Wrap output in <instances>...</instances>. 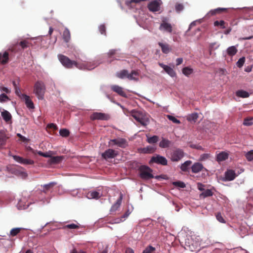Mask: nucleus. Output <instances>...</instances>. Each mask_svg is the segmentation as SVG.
<instances>
[{
    "mask_svg": "<svg viewBox=\"0 0 253 253\" xmlns=\"http://www.w3.org/2000/svg\"><path fill=\"white\" fill-rule=\"evenodd\" d=\"M245 157L248 161L253 160V150L248 151L246 154Z\"/></svg>",
    "mask_w": 253,
    "mask_h": 253,
    "instance_id": "a18cd8bd",
    "label": "nucleus"
},
{
    "mask_svg": "<svg viewBox=\"0 0 253 253\" xmlns=\"http://www.w3.org/2000/svg\"><path fill=\"white\" fill-rule=\"evenodd\" d=\"M123 196L122 193H120V197L117 202L112 206L110 209V212H113L116 211L120 207L123 200Z\"/></svg>",
    "mask_w": 253,
    "mask_h": 253,
    "instance_id": "dca6fc26",
    "label": "nucleus"
},
{
    "mask_svg": "<svg viewBox=\"0 0 253 253\" xmlns=\"http://www.w3.org/2000/svg\"><path fill=\"white\" fill-rule=\"evenodd\" d=\"M10 100L8 97L5 94L2 93L0 95V102H4Z\"/></svg>",
    "mask_w": 253,
    "mask_h": 253,
    "instance_id": "603ef678",
    "label": "nucleus"
},
{
    "mask_svg": "<svg viewBox=\"0 0 253 253\" xmlns=\"http://www.w3.org/2000/svg\"><path fill=\"white\" fill-rule=\"evenodd\" d=\"M237 49L234 46H230L227 49V53L228 55L230 56L235 55L237 53Z\"/></svg>",
    "mask_w": 253,
    "mask_h": 253,
    "instance_id": "7c9ffc66",
    "label": "nucleus"
},
{
    "mask_svg": "<svg viewBox=\"0 0 253 253\" xmlns=\"http://www.w3.org/2000/svg\"><path fill=\"white\" fill-rule=\"evenodd\" d=\"M159 29L171 33L172 32V26L170 24L163 21L160 25Z\"/></svg>",
    "mask_w": 253,
    "mask_h": 253,
    "instance_id": "f3484780",
    "label": "nucleus"
},
{
    "mask_svg": "<svg viewBox=\"0 0 253 253\" xmlns=\"http://www.w3.org/2000/svg\"><path fill=\"white\" fill-rule=\"evenodd\" d=\"M110 117L109 115L103 113L101 112H94L90 116V119L91 120H103V121H107L109 120Z\"/></svg>",
    "mask_w": 253,
    "mask_h": 253,
    "instance_id": "9d476101",
    "label": "nucleus"
},
{
    "mask_svg": "<svg viewBox=\"0 0 253 253\" xmlns=\"http://www.w3.org/2000/svg\"><path fill=\"white\" fill-rule=\"evenodd\" d=\"M183 9V6L182 4L178 3L175 5V9L177 11L179 12L182 10Z\"/></svg>",
    "mask_w": 253,
    "mask_h": 253,
    "instance_id": "bf43d9fd",
    "label": "nucleus"
},
{
    "mask_svg": "<svg viewBox=\"0 0 253 253\" xmlns=\"http://www.w3.org/2000/svg\"><path fill=\"white\" fill-rule=\"evenodd\" d=\"M126 253H134L133 250L130 248H127L126 250Z\"/></svg>",
    "mask_w": 253,
    "mask_h": 253,
    "instance_id": "774afa93",
    "label": "nucleus"
},
{
    "mask_svg": "<svg viewBox=\"0 0 253 253\" xmlns=\"http://www.w3.org/2000/svg\"><path fill=\"white\" fill-rule=\"evenodd\" d=\"M129 114L130 116L142 126H146L150 123L149 117L146 115L145 113L142 111L132 110L130 112Z\"/></svg>",
    "mask_w": 253,
    "mask_h": 253,
    "instance_id": "f03ea898",
    "label": "nucleus"
},
{
    "mask_svg": "<svg viewBox=\"0 0 253 253\" xmlns=\"http://www.w3.org/2000/svg\"><path fill=\"white\" fill-rule=\"evenodd\" d=\"M15 92L16 94L21 99L23 98L22 95H26L21 93L20 89L19 87L15 88Z\"/></svg>",
    "mask_w": 253,
    "mask_h": 253,
    "instance_id": "5fc2aeb1",
    "label": "nucleus"
},
{
    "mask_svg": "<svg viewBox=\"0 0 253 253\" xmlns=\"http://www.w3.org/2000/svg\"><path fill=\"white\" fill-rule=\"evenodd\" d=\"M155 250V248L151 246L147 247L143 251L142 253H152Z\"/></svg>",
    "mask_w": 253,
    "mask_h": 253,
    "instance_id": "8fccbe9b",
    "label": "nucleus"
},
{
    "mask_svg": "<svg viewBox=\"0 0 253 253\" xmlns=\"http://www.w3.org/2000/svg\"><path fill=\"white\" fill-rule=\"evenodd\" d=\"M204 167L203 165L198 162L194 163L191 167L192 171L194 173L199 172L202 171Z\"/></svg>",
    "mask_w": 253,
    "mask_h": 253,
    "instance_id": "6ab92c4d",
    "label": "nucleus"
},
{
    "mask_svg": "<svg viewBox=\"0 0 253 253\" xmlns=\"http://www.w3.org/2000/svg\"><path fill=\"white\" fill-rule=\"evenodd\" d=\"M236 177V174L233 170H227L225 172V180L231 181L234 179Z\"/></svg>",
    "mask_w": 253,
    "mask_h": 253,
    "instance_id": "a211bd4d",
    "label": "nucleus"
},
{
    "mask_svg": "<svg viewBox=\"0 0 253 253\" xmlns=\"http://www.w3.org/2000/svg\"><path fill=\"white\" fill-rule=\"evenodd\" d=\"M128 71L126 70H123L116 73V76L120 79H124L125 78H127Z\"/></svg>",
    "mask_w": 253,
    "mask_h": 253,
    "instance_id": "c756f323",
    "label": "nucleus"
},
{
    "mask_svg": "<svg viewBox=\"0 0 253 253\" xmlns=\"http://www.w3.org/2000/svg\"><path fill=\"white\" fill-rule=\"evenodd\" d=\"M9 61V53L5 51L2 54L0 53V63L2 65L7 64Z\"/></svg>",
    "mask_w": 253,
    "mask_h": 253,
    "instance_id": "412c9836",
    "label": "nucleus"
},
{
    "mask_svg": "<svg viewBox=\"0 0 253 253\" xmlns=\"http://www.w3.org/2000/svg\"><path fill=\"white\" fill-rule=\"evenodd\" d=\"M159 140V137L157 135H154L152 137H147V141L150 144H155Z\"/></svg>",
    "mask_w": 253,
    "mask_h": 253,
    "instance_id": "ea45409f",
    "label": "nucleus"
},
{
    "mask_svg": "<svg viewBox=\"0 0 253 253\" xmlns=\"http://www.w3.org/2000/svg\"><path fill=\"white\" fill-rule=\"evenodd\" d=\"M37 153L41 156H42L43 157H45V158H49V157H51V155L50 154H48V153H43L42 152V151H37Z\"/></svg>",
    "mask_w": 253,
    "mask_h": 253,
    "instance_id": "6e6d98bb",
    "label": "nucleus"
},
{
    "mask_svg": "<svg viewBox=\"0 0 253 253\" xmlns=\"http://www.w3.org/2000/svg\"><path fill=\"white\" fill-rule=\"evenodd\" d=\"M108 145L110 147L117 145L118 147L123 148H126L128 145L126 140L123 138L111 139L108 142Z\"/></svg>",
    "mask_w": 253,
    "mask_h": 253,
    "instance_id": "0eeeda50",
    "label": "nucleus"
},
{
    "mask_svg": "<svg viewBox=\"0 0 253 253\" xmlns=\"http://www.w3.org/2000/svg\"><path fill=\"white\" fill-rule=\"evenodd\" d=\"M192 164V161L188 160L185 162L181 166L180 169L183 171H187L189 169V167Z\"/></svg>",
    "mask_w": 253,
    "mask_h": 253,
    "instance_id": "473e14b6",
    "label": "nucleus"
},
{
    "mask_svg": "<svg viewBox=\"0 0 253 253\" xmlns=\"http://www.w3.org/2000/svg\"><path fill=\"white\" fill-rule=\"evenodd\" d=\"M252 118H246L244 119L243 124L246 126H250L253 124V122H252Z\"/></svg>",
    "mask_w": 253,
    "mask_h": 253,
    "instance_id": "864d4df0",
    "label": "nucleus"
},
{
    "mask_svg": "<svg viewBox=\"0 0 253 253\" xmlns=\"http://www.w3.org/2000/svg\"><path fill=\"white\" fill-rule=\"evenodd\" d=\"M228 9L226 8H217L211 10L209 12L208 14L211 16H213L217 14L221 13L222 12H226Z\"/></svg>",
    "mask_w": 253,
    "mask_h": 253,
    "instance_id": "4be33fe9",
    "label": "nucleus"
},
{
    "mask_svg": "<svg viewBox=\"0 0 253 253\" xmlns=\"http://www.w3.org/2000/svg\"><path fill=\"white\" fill-rule=\"evenodd\" d=\"M118 154L119 153L117 151L109 148L101 154V157L103 159L108 161L109 159L115 158Z\"/></svg>",
    "mask_w": 253,
    "mask_h": 253,
    "instance_id": "6e6552de",
    "label": "nucleus"
},
{
    "mask_svg": "<svg viewBox=\"0 0 253 253\" xmlns=\"http://www.w3.org/2000/svg\"><path fill=\"white\" fill-rule=\"evenodd\" d=\"M158 44L161 47L162 52L165 54H168L171 50V47L168 43L159 42Z\"/></svg>",
    "mask_w": 253,
    "mask_h": 253,
    "instance_id": "aec40b11",
    "label": "nucleus"
},
{
    "mask_svg": "<svg viewBox=\"0 0 253 253\" xmlns=\"http://www.w3.org/2000/svg\"><path fill=\"white\" fill-rule=\"evenodd\" d=\"M63 39L66 42H69L71 39V34L69 30V29L67 28H66L63 31V35H62Z\"/></svg>",
    "mask_w": 253,
    "mask_h": 253,
    "instance_id": "393cba45",
    "label": "nucleus"
},
{
    "mask_svg": "<svg viewBox=\"0 0 253 253\" xmlns=\"http://www.w3.org/2000/svg\"><path fill=\"white\" fill-rule=\"evenodd\" d=\"M236 95L237 96L242 98H247L250 96V94L248 92L243 90H239L237 91L236 92Z\"/></svg>",
    "mask_w": 253,
    "mask_h": 253,
    "instance_id": "c85d7f7f",
    "label": "nucleus"
},
{
    "mask_svg": "<svg viewBox=\"0 0 253 253\" xmlns=\"http://www.w3.org/2000/svg\"><path fill=\"white\" fill-rule=\"evenodd\" d=\"M213 193L210 189H207L206 190L204 191L203 192H202L200 195V197L203 198H206L208 197L212 196L213 195Z\"/></svg>",
    "mask_w": 253,
    "mask_h": 253,
    "instance_id": "4c0bfd02",
    "label": "nucleus"
},
{
    "mask_svg": "<svg viewBox=\"0 0 253 253\" xmlns=\"http://www.w3.org/2000/svg\"><path fill=\"white\" fill-rule=\"evenodd\" d=\"M12 157L15 161L21 164L33 165L34 163V161L32 160L24 159L18 156L12 155Z\"/></svg>",
    "mask_w": 253,
    "mask_h": 253,
    "instance_id": "f8f14e48",
    "label": "nucleus"
},
{
    "mask_svg": "<svg viewBox=\"0 0 253 253\" xmlns=\"http://www.w3.org/2000/svg\"><path fill=\"white\" fill-rule=\"evenodd\" d=\"M47 127L49 128L52 129L53 130H56L57 129V126L54 124H49L47 125Z\"/></svg>",
    "mask_w": 253,
    "mask_h": 253,
    "instance_id": "680f3d73",
    "label": "nucleus"
},
{
    "mask_svg": "<svg viewBox=\"0 0 253 253\" xmlns=\"http://www.w3.org/2000/svg\"><path fill=\"white\" fill-rule=\"evenodd\" d=\"M1 116L3 119L7 123H8L9 121H11L12 119V116L10 113L5 110H3L2 112L1 113Z\"/></svg>",
    "mask_w": 253,
    "mask_h": 253,
    "instance_id": "b1692460",
    "label": "nucleus"
},
{
    "mask_svg": "<svg viewBox=\"0 0 253 253\" xmlns=\"http://www.w3.org/2000/svg\"><path fill=\"white\" fill-rule=\"evenodd\" d=\"M111 89L114 92L117 93L119 95L126 97V94L123 89V88L118 85H112L111 86Z\"/></svg>",
    "mask_w": 253,
    "mask_h": 253,
    "instance_id": "ddd939ff",
    "label": "nucleus"
},
{
    "mask_svg": "<svg viewBox=\"0 0 253 253\" xmlns=\"http://www.w3.org/2000/svg\"><path fill=\"white\" fill-rule=\"evenodd\" d=\"M22 230V228L17 227L11 229L10 231L9 236L14 237L17 235Z\"/></svg>",
    "mask_w": 253,
    "mask_h": 253,
    "instance_id": "c9c22d12",
    "label": "nucleus"
},
{
    "mask_svg": "<svg viewBox=\"0 0 253 253\" xmlns=\"http://www.w3.org/2000/svg\"><path fill=\"white\" fill-rule=\"evenodd\" d=\"M161 4L160 0H154L150 2L148 5L149 10L152 12L158 11L160 9Z\"/></svg>",
    "mask_w": 253,
    "mask_h": 253,
    "instance_id": "9b49d317",
    "label": "nucleus"
},
{
    "mask_svg": "<svg viewBox=\"0 0 253 253\" xmlns=\"http://www.w3.org/2000/svg\"><path fill=\"white\" fill-rule=\"evenodd\" d=\"M23 98L21 99L22 100L24 101L27 108L29 109H34L35 108L34 103L30 99V96L28 95H22Z\"/></svg>",
    "mask_w": 253,
    "mask_h": 253,
    "instance_id": "2eb2a0df",
    "label": "nucleus"
},
{
    "mask_svg": "<svg viewBox=\"0 0 253 253\" xmlns=\"http://www.w3.org/2000/svg\"><path fill=\"white\" fill-rule=\"evenodd\" d=\"M173 185L176 187H179L180 188H185L186 187L185 184L182 181H175L172 183Z\"/></svg>",
    "mask_w": 253,
    "mask_h": 253,
    "instance_id": "49530a36",
    "label": "nucleus"
},
{
    "mask_svg": "<svg viewBox=\"0 0 253 253\" xmlns=\"http://www.w3.org/2000/svg\"><path fill=\"white\" fill-rule=\"evenodd\" d=\"M228 154L225 152H221L216 155V160L217 162H220L226 160L228 159Z\"/></svg>",
    "mask_w": 253,
    "mask_h": 253,
    "instance_id": "5701e85b",
    "label": "nucleus"
},
{
    "mask_svg": "<svg viewBox=\"0 0 253 253\" xmlns=\"http://www.w3.org/2000/svg\"><path fill=\"white\" fill-rule=\"evenodd\" d=\"M57 184L55 182H51L48 184H45L43 186V192L46 193L48 190L52 188L55 185Z\"/></svg>",
    "mask_w": 253,
    "mask_h": 253,
    "instance_id": "a878e982",
    "label": "nucleus"
},
{
    "mask_svg": "<svg viewBox=\"0 0 253 253\" xmlns=\"http://www.w3.org/2000/svg\"><path fill=\"white\" fill-rule=\"evenodd\" d=\"M59 134L62 137H66L69 135L70 132H69V130H68L67 129L63 128V129H61L59 130Z\"/></svg>",
    "mask_w": 253,
    "mask_h": 253,
    "instance_id": "c03bdc74",
    "label": "nucleus"
},
{
    "mask_svg": "<svg viewBox=\"0 0 253 253\" xmlns=\"http://www.w3.org/2000/svg\"><path fill=\"white\" fill-rule=\"evenodd\" d=\"M150 163H156L163 166H167L168 161L165 157L159 155H157L151 158Z\"/></svg>",
    "mask_w": 253,
    "mask_h": 253,
    "instance_id": "1a4fd4ad",
    "label": "nucleus"
},
{
    "mask_svg": "<svg viewBox=\"0 0 253 253\" xmlns=\"http://www.w3.org/2000/svg\"><path fill=\"white\" fill-rule=\"evenodd\" d=\"M213 24L215 27H219L221 29H225L227 25L223 20L215 21L214 22Z\"/></svg>",
    "mask_w": 253,
    "mask_h": 253,
    "instance_id": "2f4dec72",
    "label": "nucleus"
},
{
    "mask_svg": "<svg viewBox=\"0 0 253 253\" xmlns=\"http://www.w3.org/2000/svg\"><path fill=\"white\" fill-rule=\"evenodd\" d=\"M17 136L21 139V140H22L23 142H25L27 140L25 137L22 136L20 133H17Z\"/></svg>",
    "mask_w": 253,
    "mask_h": 253,
    "instance_id": "69168bd1",
    "label": "nucleus"
},
{
    "mask_svg": "<svg viewBox=\"0 0 253 253\" xmlns=\"http://www.w3.org/2000/svg\"><path fill=\"white\" fill-rule=\"evenodd\" d=\"M45 91V86L42 81H37L34 86L33 92L40 100L44 98V95Z\"/></svg>",
    "mask_w": 253,
    "mask_h": 253,
    "instance_id": "20e7f679",
    "label": "nucleus"
},
{
    "mask_svg": "<svg viewBox=\"0 0 253 253\" xmlns=\"http://www.w3.org/2000/svg\"><path fill=\"white\" fill-rule=\"evenodd\" d=\"M131 212L129 211V210H127L122 216H121V218L123 219H124V220H125V218H127L129 215L130 214Z\"/></svg>",
    "mask_w": 253,
    "mask_h": 253,
    "instance_id": "e2e57ef3",
    "label": "nucleus"
},
{
    "mask_svg": "<svg viewBox=\"0 0 253 253\" xmlns=\"http://www.w3.org/2000/svg\"><path fill=\"white\" fill-rule=\"evenodd\" d=\"M176 66H178L182 63L183 59L182 58H177V59L176 60Z\"/></svg>",
    "mask_w": 253,
    "mask_h": 253,
    "instance_id": "338daca9",
    "label": "nucleus"
},
{
    "mask_svg": "<svg viewBox=\"0 0 253 253\" xmlns=\"http://www.w3.org/2000/svg\"><path fill=\"white\" fill-rule=\"evenodd\" d=\"M193 72V70L189 67H184L182 69V73L186 76H189Z\"/></svg>",
    "mask_w": 253,
    "mask_h": 253,
    "instance_id": "a19ab883",
    "label": "nucleus"
},
{
    "mask_svg": "<svg viewBox=\"0 0 253 253\" xmlns=\"http://www.w3.org/2000/svg\"><path fill=\"white\" fill-rule=\"evenodd\" d=\"M184 153L182 150L176 148L170 151L169 158L172 162H178L184 157Z\"/></svg>",
    "mask_w": 253,
    "mask_h": 253,
    "instance_id": "423d86ee",
    "label": "nucleus"
},
{
    "mask_svg": "<svg viewBox=\"0 0 253 253\" xmlns=\"http://www.w3.org/2000/svg\"><path fill=\"white\" fill-rule=\"evenodd\" d=\"M139 75L138 72L135 70L132 71L130 74H128L127 79L130 80L137 81L138 79L136 78L135 76H138Z\"/></svg>",
    "mask_w": 253,
    "mask_h": 253,
    "instance_id": "e433bc0d",
    "label": "nucleus"
},
{
    "mask_svg": "<svg viewBox=\"0 0 253 253\" xmlns=\"http://www.w3.org/2000/svg\"><path fill=\"white\" fill-rule=\"evenodd\" d=\"M198 118V114L197 113H192L187 116V120L190 122L195 123Z\"/></svg>",
    "mask_w": 253,
    "mask_h": 253,
    "instance_id": "cd10ccee",
    "label": "nucleus"
},
{
    "mask_svg": "<svg viewBox=\"0 0 253 253\" xmlns=\"http://www.w3.org/2000/svg\"><path fill=\"white\" fill-rule=\"evenodd\" d=\"M152 169L149 167L142 165L138 168L139 176L143 180H147L154 178Z\"/></svg>",
    "mask_w": 253,
    "mask_h": 253,
    "instance_id": "7ed1b4c3",
    "label": "nucleus"
},
{
    "mask_svg": "<svg viewBox=\"0 0 253 253\" xmlns=\"http://www.w3.org/2000/svg\"><path fill=\"white\" fill-rule=\"evenodd\" d=\"M171 142L168 139L163 138L159 143V146L162 148H168Z\"/></svg>",
    "mask_w": 253,
    "mask_h": 253,
    "instance_id": "bb28decb",
    "label": "nucleus"
},
{
    "mask_svg": "<svg viewBox=\"0 0 253 253\" xmlns=\"http://www.w3.org/2000/svg\"><path fill=\"white\" fill-rule=\"evenodd\" d=\"M216 218L217 220L221 223H225L226 222L220 212H218L216 214Z\"/></svg>",
    "mask_w": 253,
    "mask_h": 253,
    "instance_id": "09e8293b",
    "label": "nucleus"
},
{
    "mask_svg": "<svg viewBox=\"0 0 253 253\" xmlns=\"http://www.w3.org/2000/svg\"><path fill=\"white\" fill-rule=\"evenodd\" d=\"M99 30L101 34H106V27L104 25H101L99 27Z\"/></svg>",
    "mask_w": 253,
    "mask_h": 253,
    "instance_id": "4d7b16f0",
    "label": "nucleus"
},
{
    "mask_svg": "<svg viewBox=\"0 0 253 253\" xmlns=\"http://www.w3.org/2000/svg\"><path fill=\"white\" fill-rule=\"evenodd\" d=\"M165 71L171 77H174L176 76V73L173 69L168 66L165 69Z\"/></svg>",
    "mask_w": 253,
    "mask_h": 253,
    "instance_id": "79ce46f5",
    "label": "nucleus"
},
{
    "mask_svg": "<svg viewBox=\"0 0 253 253\" xmlns=\"http://www.w3.org/2000/svg\"><path fill=\"white\" fill-rule=\"evenodd\" d=\"M209 154H203L200 156V160L201 161H204L210 158Z\"/></svg>",
    "mask_w": 253,
    "mask_h": 253,
    "instance_id": "13d9d810",
    "label": "nucleus"
},
{
    "mask_svg": "<svg viewBox=\"0 0 253 253\" xmlns=\"http://www.w3.org/2000/svg\"><path fill=\"white\" fill-rule=\"evenodd\" d=\"M167 118L171 121H172L173 123L176 124H180V121L174 117L171 116V115H167Z\"/></svg>",
    "mask_w": 253,
    "mask_h": 253,
    "instance_id": "de8ad7c7",
    "label": "nucleus"
},
{
    "mask_svg": "<svg viewBox=\"0 0 253 253\" xmlns=\"http://www.w3.org/2000/svg\"><path fill=\"white\" fill-rule=\"evenodd\" d=\"M29 45V42L27 40H23L19 42L13 44L9 47L8 50L14 52H18L21 50L27 48Z\"/></svg>",
    "mask_w": 253,
    "mask_h": 253,
    "instance_id": "39448f33",
    "label": "nucleus"
},
{
    "mask_svg": "<svg viewBox=\"0 0 253 253\" xmlns=\"http://www.w3.org/2000/svg\"><path fill=\"white\" fill-rule=\"evenodd\" d=\"M63 159V156L51 157L50 162L51 164H58Z\"/></svg>",
    "mask_w": 253,
    "mask_h": 253,
    "instance_id": "72a5a7b5",
    "label": "nucleus"
},
{
    "mask_svg": "<svg viewBox=\"0 0 253 253\" xmlns=\"http://www.w3.org/2000/svg\"><path fill=\"white\" fill-rule=\"evenodd\" d=\"M155 150V148L152 146H148L142 149V152L144 153H152Z\"/></svg>",
    "mask_w": 253,
    "mask_h": 253,
    "instance_id": "58836bf2",
    "label": "nucleus"
},
{
    "mask_svg": "<svg viewBox=\"0 0 253 253\" xmlns=\"http://www.w3.org/2000/svg\"><path fill=\"white\" fill-rule=\"evenodd\" d=\"M9 138L8 134L5 130H0V148L5 145L6 141Z\"/></svg>",
    "mask_w": 253,
    "mask_h": 253,
    "instance_id": "4468645a",
    "label": "nucleus"
},
{
    "mask_svg": "<svg viewBox=\"0 0 253 253\" xmlns=\"http://www.w3.org/2000/svg\"><path fill=\"white\" fill-rule=\"evenodd\" d=\"M87 197L97 199L100 197V193L97 191H90L87 194Z\"/></svg>",
    "mask_w": 253,
    "mask_h": 253,
    "instance_id": "f704fd0d",
    "label": "nucleus"
},
{
    "mask_svg": "<svg viewBox=\"0 0 253 253\" xmlns=\"http://www.w3.org/2000/svg\"><path fill=\"white\" fill-rule=\"evenodd\" d=\"M245 62V58L244 57H243L238 60V61L237 62V66L239 68H241L243 66Z\"/></svg>",
    "mask_w": 253,
    "mask_h": 253,
    "instance_id": "3c124183",
    "label": "nucleus"
},
{
    "mask_svg": "<svg viewBox=\"0 0 253 253\" xmlns=\"http://www.w3.org/2000/svg\"><path fill=\"white\" fill-rule=\"evenodd\" d=\"M58 58L62 65L68 69H71L73 66H75L80 69L90 70L98 66V64L95 62L80 63L75 61L71 60L68 57L61 54L58 55Z\"/></svg>",
    "mask_w": 253,
    "mask_h": 253,
    "instance_id": "f257e3e1",
    "label": "nucleus"
},
{
    "mask_svg": "<svg viewBox=\"0 0 253 253\" xmlns=\"http://www.w3.org/2000/svg\"><path fill=\"white\" fill-rule=\"evenodd\" d=\"M116 50H115V49L110 50L108 53L109 57L110 58L112 57L113 55H114L116 54Z\"/></svg>",
    "mask_w": 253,
    "mask_h": 253,
    "instance_id": "0e129e2a",
    "label": "nucleus"
},
{
    "mask_svg": "<svg viewBox=\"0 0 253 253\" xmlns=\"http://www.w3.org/2000/svg\"><path fill=\"white\" fill-rule=\"evenodd\" d=\"M124 221V219H123L121 217V218H116V219H114L112 220V221L111 222V223L112 224H114V223H119L121 222H123Z\"/></svg>",
    "mask_w": 253,
    "mask_h": 253,
    "instance_id": "052dcab7",
    "label": "nucleus"
},
{
    "mask_svg": "<svg viewBox=\"0 0 253 253\" xmlns=\"http://www.w3.org/2000/svg\"><path fill=\"white\" fill-rule=\"evenodd\" d=\"M63 228L64 229H78L80 228V226H79V225H78L77 224H76L74 223H72V224L65 225L63 226Z\"/></svg>",
    "mask_w": 253,
    "mask_h": 253,
    "instance_id": "37998d69",
    "label": "nucleus"
}]
</instances>
